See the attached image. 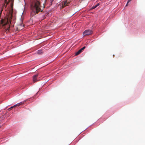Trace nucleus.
Segmentation results:
<instances>
[{
	"label": "nucleus",
	"mask_w": 145,
	"mask_h": 145,
	"mask_svg": "<svg viewBox=\"0 0 145 145\" xmlns=\"http://www.w3.org/2000/svg\"><path fill=\"white\" fill-rule=\"evenodd\" d=\"M32 12L31 13V16H33L39 12H42L43 10L41 8L40 2L37 0L35 1L31 5Z\"/></svg>",
	"instance_id": "f257e3e1"
},
{
	"label": "nucleus",
	"mask_w": 145,
	"mask_h": 145,
	"mask_svg": "<svg viewBox=\"0 0 145 145\" xmlns=\"http://www.w3.org/2000/svg\"><path fill=\"white\" fill-rule=\"evenodd\" d=\"M14 0H5V4L4 5L2 6V8L1 10V11H2L4 9V7L5 6V4H6V5L8 4H10V5L11 7H13V2ZM2 11H1V12Z\"/></svg>",
	"instance_id": "f03ea898"
},
{
	"label": "nucleus",
	"mask_w": 145,
	"mask_h": 145,
	"mask_svg": "<svg viewBox=\"0 0 145 145\" xmlns=\"http://www.w3.org/2000/svg\"><path fill=\"white\" fill-rule=\"evenodd\" d=\"M70 3V2L68 0H65L64 1L62 2L61 3V8H63L66 6L68 5Z\"/></svg>",
	"instance_id": "7ed1b4c3"
},
{
	"label": "nucleus",
	"mask_w": 145,
	"mask_h": 145,
	"mask_svg": "<svg viewBox=\"0 0 145 145\" xmlns=\"http://www.w3.org/2000/svg\"><path fill=\"white\" fill-rule=\"evenodd\" d=\"M33 99V98H31L27 99L26 100H24L22 102L20 103H18V104L14 105V106H13V107H16L17 106H20V105L23 104L24 103L26 102V101H30V99Z\"/></svg>",
	"instance_id": "20e7f679"
},
{
	"label": "nucleus",
	"mask_w": 145,
	"mask_h": 145,
	"mask_svg": "<svg viewBox=\"0 0 145 145\" xmlns=\"http://www.w3.org/2000/svg\"><path fill=\"white\" fill-rule=\"evenodd\" d=\"M92 31L91 30H85L83 33L84 36L88 35L92 33Z\"/></svg>",
	"instance_id": "39448f33"
},
{
	"label": "nucleus",
	"mask_w": 145,
	"mask_h": 145,
	"mask_svg": "<svg viewBox=\"0 0 145 145\" xmlns=\"http://www.w3.org/2000/svg\"><path fill=\"white\" fill-rule=\"evenodd\" d=\"M85 48H86L85 46H84L83 47H82V48L80 49L78 52H76V53L75 55L77 56V55H79V54H80L85 49Z\"/></svg>",
	"instance_id": "423d86ee"
},
{
	"label": "nucleus",
	"mask_w": 145,
	"mask_h": 145,
	"mask_svg": "<svg viewBox=\"0 0 145 145\" xmlns=\"http://www.w3.org/2000/svg\"><path fill=\"white\" fill-rule=\"evenodd\" d=\"M24 25L23 24H21L18 25L17 27V30L19 31L23 29Z\"/></svg>",
	"instance_id": "0eeeda50"
},
{
	"label": "nucleus",
	"mask_w": 145,
	"mask_h": 145,
	"mask_svg": "<svg viewBox=\"0 0 145 145\" xmlns=\"http://www.w3.org/2000/svg\"><path fill=\"white\" fill-rule=\"evenodd\" d=\"M38 74H37L36 75H34L33 76V81L34 82H37V81H38V80H37V77H38Z\"/></svg>",
	"instance_id": "6e6552de"
},
{
	"label": "nucleus",
	"mask_w": 145,
	"mask_h": 145,
	"mask_svg": "<svg viewBox=\"0 0 145 145\" xmlns=\"http://www.w3.org/2000/svg\"><path fill=\"white\" fill-rule=\"evenodd\" d=\"M99 5V3H98L95 6H93L91 8V9L92 10L96 8L97 7H98Z\"/></svg>",
	"instance_id": "1a4fd4ad"
},
{
	"label": "nucleus",
	"mask_w": 145,
	"mask_h": 145,
	"mask_svg": "<svg viewBox=\"0 0 145 145\" xmlns=\"http://www.w3.org/2000/svg\"><path fill=\"white\" fill-rule=\"evenodd\" d=\"M42 52L43 51L42 50H38L37 53L38 54H40L42 53Z\"/></svg>",
	"instance_id": "9d476101"
},
{
	"label": "nucleus",
	"mask_w": 145,
	"mask_h": 145,
	"mask_svg": "<svg viewBox=\"0 0 145 145\" xmlns=\"http://www.w3.org/2000/svg\"><path fill=\"white\" fill-rule=\"evenodd\" d=\"M131 1V0H129L127 2V4H128V3H129L130 1Z\"/></svg>",
	"instance_id": "9b49d317"
},
{
	"label": "nucleus",
	"mask_w": 145,
	"mask_h": 145,
	"mask_svg": "<svg viewBox=\"0 0 145 145\" xmlns=\"http://www.w3.org/2000/svg\"><path fill=\"white\" fill-rule=\"evenodd\" d=\"M13 108V106L11 107L10 108H9L8 109L9 110V109H11Z\"/></svg>",
	"instance_id": "f8f14e48"
},
{
	"label": "nucleus",
	"mask_w": 145,
	"mask_h": 145,
	"mask_svg": "<svg viewBox=\"0 0 145 145\" xmlns=\"http://www.w3.org/2000/svg\"><path fill=\"white\" fill-rule=\"evenodd\" d=\"M54 0H50V1L51 3H52V2L54 1Z\"/></svg>",
	"instance_id": "ddd939ff"
},
{
	"label": "nucleus",
	"mask_w": 145,
	"mask_h": 145,
	"mask_svg": "<svg viewBox=\"0 0 145 145\" xmlns=\"http://www.w3.org/2000/svg\"><path fill=\"white\" fill-rule=\"evenodd\" d=\"M128 4H127L126 5V6H127Z\"/></svg>",
	"instance_id": "4468645a"
}]
</instances>
